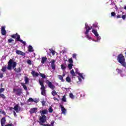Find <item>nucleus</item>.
<instances>
[{
  "instance_id": "obj_1",
  "label": "nucleus",
  "mask_w": 126,
  "mask_h": 126,
  "mask_svg": "<svg viewBox=\"0 0 126 126\" xmlns=\"http://www.w3.org/2000/svg\"><path fill=\"white\" fill-rule=\"evenodd\" d=\"M17 63L15 62H13L12 59H10L9 62H8V65H7V69L8 70H11L12 68H13L15 72L16 73H20L21 72V68L18 67L17 68H15L17 65Z\"/></svg>"
},
{
  "instance_id": "obj_2",
  "label": "nucleus",
  "mask_w": 126,
  "mask_h": 126,
  "mask_svg": "<svg viewBox=\"0 0 126 126\" xmlns=\"http://www.w3.org/2000/svg\"><path fill=\"white\" fill-rule=\"evenodd\" d=\"M40 85L41 86L40 90H41V95L43 96H46L47 94H46V87L44 86V83L45 81L44 80H38Z\"/></svg>"
},
{
  "instance_id": "obj_3",
  "label": "nucleus",
  "mask_w": 126,
  "mask_h": 126,
  "mask_svg": "<svg viewBox=\"0 0 126 126\" xmlns=\"http://www.w3.org/2000/svg\"><path fill=\"white\" fill-rule=\"evenodd\" d=\"M117 60L120 63H121L123 66H126V59H125V57L123 54H120L118 56Z\"/></svg>"
},
{
  "instance_id": "obj_4",
  "label": "nucleus",
  "mask_w": 126,
  "mask_h": 126,
  "mask_svg": "<svg viewBox=\"0 0 126 126\" xmlns=\"http://www.w3.org/2000/svg\"><path fill=\"white\" fill-rule=\"evenodd\" d=\"M47 122V116L45 115H41V116L39 118V124L42 126H44L43 124L46 123Z\"/></svg>"
},
{
  "instance_id": "obj_5",
  "label": "nucleus",
  "mask_w": 126,
  "mask_h": 126,
  "mask_svg": "<svg viewBox=\"0 0 126 126\" xmlns=\"http://www.w3.org/2000/svg\"><path fill=\"white\" fill-rule=\"evenodd\" d=\"M13 92L15 93V94L17 95V96H21V94H22V89H13Z\"/></svg>"
},
{
  "instance_id": "obj_6",
  "label": "nucleus",
  "mask_w": 126,
  "mask_h": 126,
  "mask_svg": "<svg viewBox=\"0 0 126 126\" xmlns=\"http://www.w3.org/2000/svg\"><path fill=\"white\" fill-rule=\"evenodd\" d=\"M46 83L47 84L48 87L50 88V89H52V90H54L56 88V87L52 83V82H50L49 80H46Z\"/></svg>"
},
{
  "instance_id": "obj_7",
  "label": "nucleus",
  "mask_w": 126,
  "mask_h": 126,
  "mask_svg": "<svg viewBox=\"0 0 126 126\" xmlns=\"http://www.w3.org/2000/svg\"><path fill=\"white\" fill-rule=\"evenodd\" d=\"M4 90H5V89L3 88H1L0 89V98H2V99H3L6 98L5 95H4L3 94H2L3 92H4Z\"/></svg>"
},
{
  "instance_id": "obj_8",
  "label": "nucleus",
  "mask_w": 126,
  "mask_h": 126,
  "mask_svg": "<svg viewBox=\"0 0 126 126\" xmlns=\"http://www.w3.org/2000/svg\"><path fill=\"white\" fill-rule=\"evenodd\" d=\"M51 63L52 69H53V70H55L56 69V60H52Z\"/></svg>"
},
{
  "instance_id": "obj_9",
  "label": "nucleus",
  "mask_w": 126,
  "mask_h": 126,
  "mask_svg": "<svg viewBox=\"0 0 126 126\" xmlns=\"http://www.w3.org/2000/svg\"><path fill=\"white\" fill-rule=\"evenodd\" d=\"M85 28L87 30L85 32V34H88V33H89V31H90V30L92 29V28H93V27H90L88 26V25H87V24H86Z\"/></svg>"
},
{
  "instance_id": "obj_10",
  "label": "nucleus",
  "mask_w": 126,
  "mask_h": 126,
  "mask_svg": "<svg viewBox=\"0 0 126 126\" xmlns=\"http://www.w3.org/2000/svg\"><path fill=\"white\" fill-rule=\"evenodd\" d=\"M14 110H15V111L16 112V113H19V112H20V111H21V108L18 104H16L14 107Z\"/></svg>"
},
{
  "instance_id": "obj_11",
  "label": "nucleus",
  "mask_w": 126,
  "mask_h": 126,
  "mask_svg": "<svg viewBox=\"0 0 126 126\" xmlns=\"http://www.w3.org/2000/svg\"><path fill=\"white\" fill-rule=\"evenodd\" d=\"M16 41H17V42H20L23 44L24 46H26V42L23 41L22 39H20V37L19 36H18L17 38H16Z\"/></svg>"
},
{
  "instance_id": "obj_12",
  "label": "nucleus",
  "mask_w": 126,
  "mask_h": 126,
  "mask_svg": "<svg viewBox=\"0 0 126 126\" xmlns=\"http://www.w3.org/2000/svg\"><path fill=\"white\" fill-rule=\"evenodd\" d=\"M40 113L41 114V116H45V115H48L49 111H48V110L44 109L42 111H40Z\"/></svg>"
},
{
  "instance_id": "obj_13",
  "label": "nucleus",
  "mask_w": 126,
  "mask_h": 126,
  "mask_svg": "<svg viewBox=\"0 0 126 126\" xmlns=\"http://www.w3.org/2000/svg\"><path fill=\"white\" fill-rule=\"evenodd\" d=\"M6 122V120H5V117H3L2 118H1L0 120L1 126H5Z\"/></svg>"
},
{
  "instance_id": "obj_14",
  "label": "nucleus",
  "mask_w": 126,
  "mask_h": 126,
  "mask_svg": "<svg viewBox=\"0 0 126 126\" xmlns=\"http://www.w3.org/2000/svg\"><path fill=\"white\" fill-rule=\"evenodd\" d=\"M37 111H38V108L35 107V108H33L31 109L30 111V114H34L35 113H37Z\"/></svg>"
},
{
  "instance_id": "obj_15",
  "label": "nucleus",
  "mask_w": 126,
  "mask_h": 126,
  "mask_svg": "<svg viewBox=\"0 0 126 126\" xmlns=\"http://www.w3.org/2000/svg\"><path fill=\"white\" fill-rule=\"evenodd\" d=\"M1 33L3 36H4L6 34V31H5V27H2L1 29Z\"/></svg>"
},
{
  "instance_id": "obj_16",
  "label": "nucleus",
  "mask_w": 126,
  "mask_h": 126,
  "mask_svg": "<svg viewBox=\"0 0 126 126\" xmlns=\"http://www.w3.org/2000/svg\"><path fill=\"white\" fill-rule=\"evenodd\" d=\"M16 53L17 55H21V56H25V53L20 51V50H16Z\"/></svg>"
},
{
  "instance_id": "obj_17",
  "label": "nucleus",
  "mask_w": 126,
  "mask_h": 126,
  "mask_svg": "<svg viewBox=\"0 0 126 126\" xmlns=\"http://www.w3.org/2000/svg\"><path fill=\"white\" fill-rule=\"evenodd\" d=\"M31 74H32V76H33V77H35V76L37 77L39 75L38 72H36L34 70L32 71Z\"/></svg>"
},
{
  "instance_id": "obj_18",
  "label": "nucleus",
  "mask_w": 126,
  "mask_h": 126,
  "mask_svg": "<svg viewBox=\"0 0 126 126\" xmlns=\"http://www.w3.org/2000/svg\"><path fill=\"white\" fill-rule=\"evenodd\" d=\"M60 107L61 108V111L63 114H65V113H66V109H65V108H64V107H63V105H61Z\"/></svg>"
},
{
  "instance_id": "obj_19",
  "label": "nucleus",
  "mask_w": 126,
  "mask_h": 126,
  "mask_svg": "<svg viewBox=\"0 0 126 126\" xmlns=\"http://www.w3.org/2000/svg\"><path fill=\"white\" fill-rule=\"evenodd\" d=\"M92 32L95 35V37L99 36V34H98V32L95 30L93 29Z\"/></svg>"
},
{
  "instance_id": "obj_20",
  "label": "nucleus",
  "mask_w": 126,
  "mask_h": 126,
  "mask_svg": "<svg viewBox=\"0 0 126 126\" xmlns=\"http://www.w3.org/2000/svg\"><path fill=\"white\" fill-rule=\"evenodd\" d=\"M18 36L20 37V35L18 34V33H16V34H13L11 35V38H13V39H17Z\"/></svg>"
},
{
  "instance_id": "obj_21",
  "label": "nucleus",
  "mask_w": 126,
  "mask_h": 126,
  "mask_svg": "<svg viewBox=\"0 0 126 126\" xmlns=\"http://www.w3.org/2000/svg\"><path fill=\"white\" fill-rule=\"evenodd\" d=\"M47 62V57H43L41 58V63H45Z\"/></svg>"
},
{
  "instance_id": "obj_22",
  "label": "nucleus",
  "mask_w": 126,
  "mask_h": 126,
  "mask_svg": "<svg viewBox=\"0 0 126 126\" xmlns=\"http://www.w3.org/2000/svg\"><path fill=\"white\" fill-rule=\"evenodd\" d=\"M6 69H7V67L6 66V65H5L2 67L1 70L2 72H5V71H6Z\"/></svg>"
},
{
  "instance_id": "obj_23",
  "label": "nucleus",
  "mask_w": 126,
  "mask_h": 126,
  "mask_svg": "<svg viewBox=\"0 0 126 126\" xmlns=\"http://www.w3.org/2000/svg\"><path fill=\"white\" fill-rule=\"evenodd\" d=\"M58 77L59 79H60V80H61V81L62 82H64V79H63V76L62 75H58Z\"/></svg>"
},
{
  "instance_id": "obj_24",
  "label": "nucleus",
  "mask_w": 126,
  "mask_h": 126,
  "mask_svg": "<svg viewBox=\"0 0 126 126\" xmlns=\"http://www.w3.org/2000/svg\"><path fill=\"white\" fill-rule=\"evenodd\" d=\"M28 51L29 52H33V47L31 45L29 46V48H28Z\"/></svg>"
},
{
  "instance_id": "obj_25",
  "label": "nucleus",
  "mask_w": 126,
  "mask_h": 126,
  "mask_svg": "<svg viewBox=\"0 0 126 126\" xmlns=\"http://www.w3.org/2000/svg\"><path fill=\"white\" fill-rule=\"evenodd\" d=\"M66 81L68 83H70V82H71V79H70V77L68 76L66 78Z\"/></svg>"
},
{
  "instance_id": "obj_26",
  "label": "nucleus",
  "mask_w": 126,
  "mask_h": 126,
  "mask_svg": "<svg viewBox=\"0 0 126 126\" xmlns=\"http://www.w3.org/2000/svg\"><path fill=\"white\" fill-rule=\"evenodd\" d=\"M21 85H22V86H23L24 90H25L26 91H27V86L23 83H21Z\"/></svg>"
},
{
  "instance_id": "obj_27",
  "label": "nucleus",
  "mask_w": 126,
  "mask_h": 126,
  "mask_svg": "<svg viewBox=\"0 0 126 126\" xmlns=\"http://www.w3.org/2000/svg\"><path fill=\"white\" fill-rule=\"evenodd\" d=\"M25 84H27L29 82V78L27 77H25Z\"/></svg>"
},
{
  "instance_id": "obj_28",
  "label": "nucleus",
  "mask_w": 126,
  "mask_h": 126,
  "mask_svg": "<svg viewBox=\"0 0 126 126\" xmlns=\"http://www.w3.org/2000/svg\"><path fill=\"white\" fill-rule=\"evenodd\" d=\"M51 94H52V95H53V96H56V95L58 94V93H57V92H56V91L53 90L51 92Z\"/></svg>"
},
{
  "instance_id": "obj_29",
  "label": "nucleus",
  "mask_w": 126,
  "mask_h": 126,
  "mask_svg": "<svg viewBox=\"0 0 126 126\" xmlns=\"http://www.w3.org/2000/svg\"><path fill=\"white\" fill-rule=\"evenodd\" d=\"M53 111H54V110L53 109V107L50 106L49 108L48 109V112L49 113H53Z\"/></svg>"
},
{
  "instance_id": "obj_30",
  "label": "nucleus",
  "mask_w": 126,
  "mask_h": 126,
  "mask_svg": "<svg viewBox=\"0 0 126 126\" xmlns=\"http://www.w3.org/2000/svg\"><path fill=\"white\" fill-rule=\"evenodd\" d=\"M41 103L42 106H45L46 102L45 101V98L42 99V100L41 101Z\"/></svg>"
},
{
  "instance_id": "obj_31",
  "label": "nucleus",
  "mask_w": 126,
  "mask_h": 126,
  "mask_svg": "<svg viewBox=\"0 0 126 126\" xmlns=\"http://www.w3.org/2000/svg\"><path fill=\"white\" fill-rule=\"evenodd\" d=\"M70 73L72 74V76H75V73L74 72V70H73V69H72L70 71Z\"/></svg>"
},
{
  "instance_id": "obj_32",
  "label": "nucleus",
  "mask_w": 126,
  "mask_h": 126,
  "mask_svg": "<svg viewBox=\"0 0 126 126\" xmlns=\"http://www.w3.org/2000/svg\"><path fill=\"white\" fill-rule=\"evenodd\" d=\"M78 75L82 79H84V77H83V74L82 73H78Z\"/></svg>"
},
{
  "instance_id": "obj_33",
  "label": "nucleus",
  "mask_w": 126,
  "mask_h": 126,
  "mask_svg": "<svg viewBox=\"0 0 126 126\" xmlns=\"http://www.w3.org/2000/svg\"><path fill=\"white\" fill-rule=\"evenodd\" d=\"M72 66H73V64L70 63L68 65V67L69 69H71L72 68Z\"/></svg>"
},
{
  "instance_id": "obj_34",
  "label": "nucleus",
  "mask_w": 126,
  "mask_h": 126,
  "mask_svg": "<svg viewBox=\"0 0 126 126\" xmlns=\"http://www.w3.org/2000/svg\"><path fill=\"white\" fill-rule=\"evenodd\" d=\"M40 75L42 78H47V77H46V75L43 73H40Z\"/></svg>"
},
{
  "instance_id": "obj_35",
  "label": "nucleus",
  "mask_w": 126,
  "mask_h": 126,
  "mask_svg": "<svg viewBox=\"0 0 126 126\" xmlns=\"http://www.w3.org/2000/svg\"><path fill=\"white\" fill-rule=\"evenodd\" d=\"M27 63H28V64H30V65H31L32 64V62L30 60H28Z\"/></svg>"
},
{
  "instance_id": "obj_36",
  "label": "nucleus",
  "mask_w": 126,
  "mask_h": 126,
  "mask_svg": "<svg viewBox=\"0 0 126 126\" xmlns=\"http://www.w3.org/2000/svg\"><path fill=\"white\" fill-rule=\"evenodd\" d=\"M69 97L71 99H74V95H73V94H72V93H70L69 94Z\"/></svg>"
},
{
  "instance_id": "obj_37",
  "label": "nucleus",
  "mask_w": 126,
  "mask_h": 126,
  "mask_svg": "<svg viewBox=\"0 0 126 126\" xmlns=\"http://www.w3.org/2000/svg\"><path fill=\"white\" fill-rule=\"evenodd\" d=\"M62 101L63 102H66V98H65V95L63 96L62 98Z\"/></svg>"
},
{
  "instance_id": "obj_38",
  "label": "nucleus",
  "mask_w": 126,
  "mask_h": 126,
  "mask_svg": "<svg viewBox=\"0 0 126 126\" xmlns=\"http://www.w3.org/2000/svg\"><path fill=\"white\" fill-rule=\"evenodd\" d=\"M68 62L72 64L73 63V61L72 60V58H70L68 60Z\"/></svg>"
},
{
  "instance_id": "obj_39",
  "label": "nucleus",
  "mask_w": 126,
  "mask_h": 126,
  "mask_svg": "<svg viewBox=\"0 0 126 126\" xmlns=\"http://www.w3.org/2000/svg\"><path fill=\"white\" fill-rule=\"evenodd\" d=\"M61 68H62V69H63V70L65 69L66 67H65V66H64V65L62 64L61 65Z\"/></svg>"
},
{
  "instance_id": "obj_40",
  "label": "nucleus",
  "mask_w": 126,
  "mask_h": 126,
  "mask_svg": "<svg viewBox=\"0 0 126 126\" xmlns=\"http://www.w3.org/2000/svg\"><path fill=\"white\" fill-rule=\"evenodd\" d=\"M13 41H14L12 38H10L8 40V43H11L13 42Z\"/></svg>"
},
{
  "instance_id": "obj_41",
  "label": "nucleus",
  "mask_w": 126,
  "mask_h": 126,
  "mask_svg": "<svg viewBox=\"0 0 126 126\" xmlns=\"http://www.w3.org/2000/svg\"><path fill=\"white\" fill-rule=\"evenodd\" d=\"M111 16H112V17L116 16V12H111Z\"/></svg>"
},
{
  "instance_id": "obj_42",
  "label": "nucleus",
  "mask_w": 126,
  "mask_h": 126,
  "mask_svg": "<svg viewBox=\"0 0 126 126\" xmlns=\"http://www.w3.org/2000/svg\"><path fill=\"white\" fill-rule=\"evenodd\" d=\"M51 54H52L53 56H55V54H56V51L54 50H51Z\"/></svg>"
},
{
  "instance_id": "obj_43",
  "label": "nucleus",
  "mask_w": 126,
  "mask_h": 126,
  "mask_svg": "<svg viewBox=\"0 0 126 126\" xmlns=\"http://www.w3.org/2000/svg\"><path fill=\"white\" fill-rule=\"evenodd\" d=\"M29 102H34V99H33V98L30 97L29 100H28Z\"/></svg>"
},
{
  "instance_id": "obj_44",
  "label": "nucleus",
  "mask_w": 126,
  "mask_h": 126,
  "mask_svg": "<svg viewBox=\"0 0 126 126\" xmlns=\"http://www.w3.org/2000/svg\"><path fill=\"white\" fill-rule=\"evenodd\" d=\"M85 35H86V37L88 39H89V40H90V39H91V37H90L89 36V35L88 34V33L87 34H85Z\"/></svg>"
},
{
  "instance_id": "obj_45",
  "label": "nucleus",
  "mask_w": 126,
  "mask_h": 126,
  "mask_svg": "<svg viewBox=\"0 0 126 126\" xmlns=\"http://www.w3.org/2000/svg\"><path fill=\"white\" fill-rule=\"evenodd\" d=\"M72 58L73 59H75V60H76V54H73L72 55Z\"/></svg>"
},
{
  "instance_id": "obj_46",
  "label": "nucleus",
  "mask_w": 126,
  "mask_h": 126,
  "mask_svg": "<svg viewBox=\"0 0 126 126\" xmlns=\"http://www.w3.org/2000/svg\"><path fill=\"white\" fill-rule=\"evenodd\" d=\"M116 17L117 19L122 18V15H118Z\"/></svg>"
},
{
  "instance_id": "obj_47",
  "label": "nucleus",
  "mask_w": 126,
  "mask_h": 126,
  "mask_svg": "<svg viewBox=\"0 0 126 126\" xmlns=\"http://www.w3.org/2000/svg\"><path fill=\"white\" fill-rule=\"evenodd\" d=\"M3 77V73H0V78H2Z\"/></svg>"
},
{
  "instance_id": "obj_48",
  "label": "nucleus",
  "mask_w": 126,
  "mask_h": 126,
  "mask_svg": "<svg viewBox=\"0 0 126 126\" xmlns=\"http://www.w3.org/2000/svg\"><path fill=\"white\" fill-rule=\"evenodd\" d=\"M1 114H2V115H4V116H6V113H5V112H4V111H2L1 112Z\"/></svg>"
},
{
  "instance_id": "obj_49",
  "label": "nucleus",
  "mask_w": 126,
  "mask_h": 126,
  "mask_svg": "<svg viewBox=\"0 0 126 126\" xmlns=\"http://www.w3.org/2000/svg\"><path fill=\"white\" fill-rule=\"evenodd\" d=\"M122 19H123V20H125L126 19V16L123 15L122 16Z\"/></svg>"
},
{
  "instance_id": "obj_50",
  "label": "nucleus",
  "mask_w": 126,
  "mask_h": 126,
  "mask_svg": "<svg viewBox=\"0 0 126 126\" xmlns=\"http://www.w3.org/2000/svg\"><path fill=\"white\" fill-rule=\"evenodd\" d=\"M97 25H98L97 23H95V24H93L94 27H95V28L97 27Z\"/></svg>"
},
{
  "instance_id": "obj_51",
  "label": "nucleus",
  "mask_w": 126,
  "mask_h": 126,
  "mask_svg": "<svg viewBox=\"0 0 126 126\" xmlns=\"http://www.w3.org/2000/svg\"><path fill=\"white\" fill-rule=\"evenodd\" d=\"M54 100H56V101H59V99L56 97H53Z\"/></svg>"
},
{
  "instance_id": "obj_52",
  "label": "nucleus",
  "mask_w": 126,
  "mask_h": 126,
  "mask_svg": "<svg viewBox=\"0 0 126 126\" xmlns=\"http://www.w3.org/2000/svg\"><path fill=\"white\" fill-rule=\"evenodd\" d=\"M13 114H14V116L15 117H17V115L16 114V112H15V111L13 112Z\"/></svg>"
},
{
  "instance_id": "obj_53",
  "label": "nucleus",
  "mask_w": 126,
  "mask_h": 126,
  "mask_svg": "<svg viewBox=\"0 0 126 126\" xmlns=\"http://www.w3.org/2000/svg\"><path fill=\"white\" fill-rule=\"evenodd\" d=\"M5 126H12V124H9L5 125Z\"/></svg>"
},
{
  "instance_id": "obj_54",
  "label": "nucleus",
  "mask_w": 126,
  "mask_h": 126,
  "mask_svg": "<svg viewBox=\"0 0 126 126\" xmlns=\"http://www.w3.org/2000/svg\"><path fill=\"white\" fill-rule=\"evenodd\" d=\"M54 124H55V121L51 122V126H54Z\"/></svg>"
},
{
  "instance_id": "obj_55",
  "label": "nucleus",
  "mask_w": 126,
  "mask_h": 126,
  "mask_svg": "<svg viewBox=\"0 0 126 126\" xmlns=\"http://www.w3.org/2000/svg\"><path fill=\"white\" fill-rule=\"evenodd\" d=\"M78 79H79V81H80V82H81V81H82V79H81V78H80V77H78Z\"/></svg>"
},
{
  "instance_id": "obj_56",
  "label": "nucleus",
  "mask_w": 126,
  "mask_h": 126,
  "mask_svg": "<svg viewBox=\"0 0 126 126\" xmlns=\"http://www.w3.org/2000/svg\"><path fill=\"white\" fill-rule=\"evenodd\" d=\"M75 73H76L77 74H78V73H80L79 72H78V70H76Z\"/></svg>"
},
{
  "instance_id": "obj_57",
  "label": "nucleus",
  "mask_w": 126,
  "mask_h": 126,
  "mask_svg": "<svg viewBox=\"0 0 126 126\" xmlns=\"http://www.w3.org/2000/svg\"><path fill=\"white\" fill-rule=\"evenodd\" d=\"M43 126H52L51 125H48V124H47V125H43Z\"/></svg>"
},
{
  "instance_id": "obj_58",
  "label": "nucleus",
  "mask_w": 126,
  "mask_h": 126,
  "mask_svg": "<svg viewBox=\"0 0 126 126\" xmlns=\"http://www.w3.org/2000/svg\"><path fill=\"white\" fill-rule=\"evenodd\" d=\"M62 76H63V78L64 77V76H65V74L63 73Z\"/></svg>"
},
{
  "instance_id": "obj_59",
  "label": "nucleus",
  "mask_w": 126,
  "mask_h": 126,
  "mask_svg": "<svg viewBox=\"0 0 126 126\" xmlns=\"http://www.w3.org/2000/svg\"><path fill=\"white\" fill-rule=\"evenodd\" d=\"M98 40H100L101 39V37L100 36L97 37Z\"/></svg>"
},
{
  "instance_id": "obj_60",
  "label": "nucleus",
  "mask_w": 126,
  "mask_h": 126,
  "mask_svg": "<svg viewBox=\"0 0 126 126\" xmlns=\"http://www.w3.org/2000/svg\"><path fill=\"white\" fill-rule=\"evenodd\" d=\"M23 105H24V104H23L22 102H21V106H23Z\"/></svg>"
},
{
  "instance_id": "obj_61",
  "label": "nucleus",
  "mask_w": 126,
  "mask_h": 126,
  "mask_svg": "<svg viewBox=\"0 0 126 126\" xmlns=\"http://www.w3.org/2000/svg\"><path fill=\"white\" fill-rule=\"evenodd\" d=\"M124 9H126V6H125Z\"/></svg>"
},
{
  "instance_id": "obj_62",
  "label": "nucleus",
  "mask_w": 126,
  "mask_h": 126,
  "mask_svg": "<svg viewBox=\"0 0 126 126\" xmlns=\"http://www.w3.org/2000/svg\"><path fill=\"white\" fill-rule=\"evenodd\" d=\"M0 112H1V111H0Z\"/></svg>"
}]
</instances>
